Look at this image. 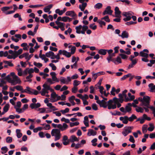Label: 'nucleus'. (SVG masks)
<instances>
[{
    "instance_id": "9d476101",
    "label": "nucleus",
    "mask_w": 155,
    "mask_h": 155,
    "mask_svg": "<svg viewBox=\"0 0 155 155\" xmlns=\"http://www.w3.org/2000/svg\"><path fill=\"white\" fill-rule=\"evenodd\" d=\"M65 15L67 16H70L72 17L77 16V14L73 11H68L65 13Z\"/></svg>"
},
{
    "instance_id": "72a5a7b5",
    "label": "nucleus",
    "mask_w": 155,
    "mask_h": 155,
    "mask_svg": "<svg viewBox=\"0 0 155 155\" xmlns=\"http://www.w3.org/2000/svg\"><path fill=\"white\" fill-rule=\"evenodd\" d=\"M46 93L48 94V91L45 89H42L41 92V95L43 96H45Z\"/></svg>"
},
{
    "instance_id": "423d86ee",
    "label": "nucleus",
    "mask_w": 155,
    "mask_h": 155,
    "mask_svg": "<svg viewBox=\"0 0 155 155\" xmlns=\"http://www.w3.org/2000/svg\"><path fill=\"white\" fill-rule=\"evenodd\" d=\"M96 102L101 107H103L104 108H106L107 107V102L104 101V100H102L101 101H97Z\"/></svg>"
},
{
    "instance_id": "1a4fd4ad",
    "label": "nucleus",
    "mask_w": 155,
    "mask_h": 155,
    "mask_svg": "<svg viewBox=\"0 0 155 155\" xmlns=\"http://www.w3.org/2000/svg\"><path fill=\"white\" fill-rule=\"evenodd\" d=\"M113 12V11L111 9V7L110 6H107L105 8V10L103 13L104 15L106 14H109L111 15Z\"/></svg>"
},
{
    "instance_id": "e2e57ef3",
    "label": "nucleus",
    "mask_w": 155,
    "mask_h": 155,
    "mask_svg": "<svg viewBox=\"0 0 155 155\" xmlns=\"http://www.w3.org/2000/svg\"><path fill=\"white\" fill-rule=\"evenodd\" d=\"M43 87L44 88L43 89H45L49 90L50 88V87L48 85L46 84H44L43 85Z\"/></svg>"
},
{
    "instance_id": "f03ea898",
    "label": "nucleus",
    "mask_w": 155,
    "mask_h": 155,
    "mask_svg": "<svg viewBox=\"0 0 155 155\" xmlns=\"http://www.w3.org/2000/svg\"><path fill=\"white\" fill-rule=\"evenodd\" d=\"M139 100L141 102V103L140 105L142 106H144L148 108H149L150 99V97L148 96H144L142 99L141 97L139 98Z\"/></svg>"
},
{
    "instance_id": "2f4dec72",
    "label": "nucleus",
    "mask_w": 155,
    "mask_h": 155,
    "mask_svg": "<svg viewBox=\"0 0 155 155\" xmlns=\"http://www.w3.org/2000/svg\"><path fill=\"white\" fill-rule=\"evenodd\" d=\"M48 107L39 108L38 109V110L40 111V113H43L45 112H46V109H48Z\"/></svg>"
},
{
    "instance_id": "bf43d9fd",
    "label": "nucleus",
    "mask_w": 155,
    "mask_h": 155,
    "mask_svg": "<svg viewBox=\"0 0 155 155\" xmlns=\"http://www.w3.org/2000/svg\"><path fill=\"white\" fill-rule=\"evenodd\" d=\"M61 82L64 84H67V81H66L65 78L63 77H61L60 80Z\"/></svg>"
},
{
    "instance_id": "f8f14e48",
    "label": "nucleus",
    "mask_w": 155,
    "mask_h": 155,
    "mask_svg": "<svg viewBox=\"0 0 155 155\" xmlns=\"http://www.w3.org/2000/svg\"><path fill=\"white\" fill-rule=\"evenodd\" d=\"M41 106L40 104L39 103H31L30 105V107L32 109L37 108L40 107Z\"/></svg>"
},
{
    "instance_id": "412c9836",
    "label": "nucleus",
    "mask_w": 155,
    "mask_h": 155,
    "mask_svg": "<svg viewBox=\"0 0 155 155\" xmlns=\"http://www.w3.org/2000/svg\"><path fill=\"white\" fill-rule=\"evenodd\" d=\"M98 53L102 55H105L106 54V49H101L99 50Z\"/></svg>"
},
{
    "instance_id": "cd10ccee",
    "label": "nucleus",
    "mask_w": 155,
    "mask_h": 155,
    "mask_svg": "<svg viewBox=\"0 0 155 155\" xmlns=\"http://www.w3.org/2000/svg\"><path fill=\"white\" fill-rule=\"evenodd\" d=\"M97 22L100 24V27L102 28L103 25L105 26L106 25V23L103 21L100 20H99L97 21Z\"/></svg>"
},
{
    "instance_id": "0e129e2a",
    "label": "nucleus",
    "mask_w": 155,
    "mask_h": 155,
    "mask_svg": "<svg viewBox=\"0 0 155 155\" xmlns=\"http://www.w3.org/2000/svg\"><path fill=\"white\" fill-rule=\"evenodd\" d=\"M116 61H117V62L118 63H122L121 59V58L120 57V56H117L116 58Z\"/></svg>"
},
{
    "instance_id": "de8ad7c7",
    "label": "nucleus",
    "mask_w": 155,
    "mask_h": 155,
    "mask_svg": "<svg viewBox=\"0 0 155 155\" xmlns=\"http://www.w3.org/2000/svg\"><path fill=\"white\" fill-rule=\"evenodd\" d=\"M11 61L10 62L9 61H3V62L5 63V64H7L8 65L11 67H12L14 65L13 64L11 63Z\"/></svg>"
},
{
    "instance_id": "c85d7f7f",
    "label": "nucleus",
    "mask_w": 155,
    "mask_h": 155,
    "mask_svg": "<svg viewBox=\"0 0 155 155\" xmlns=\"http://www.w3.org/2000/svg\"><path fill=\"white\" fill-rule=\"evenodd\" d=\"M62 50H60L59 51L58 53L57 54V55H55V58L57 59L58 60H59L60 59V55L62 54Z\"/></svg>"
},
{
    "instance_id": "dca6fc26",
    "label": "nucleus",
    "mask_w": 155,
    "mask_h": 155,
    "mask_svg": "<svg viewBox=\"0 0 155 155\" xmlns=\"http://www.w3.org/2000/svg\"><path fill=\"white\" fill-rule=\"evenodd\" d=\"M31 88L27 86L26 87V89L23 90V89L21 91V93H26L29 94H31L32 93V91H31Z\"/></svg>"
},
{
    "instance_id": "052dcab7",
    "label": "nucleus",
    "mask_w": 155,
    "mask_h": 155,
    "mask_svg": "<svg viewBox=\"0 0 155 155\" xmlns=\"http://www.w3.org/2000/svg\"><path fill=\"white\" fill-rule=\"evenodd\" d=\"M119 56H121V58L123 59H126L128 57V56L127 55L122 54H119Z\"/></svg>"
},
{
    "instance_id": "a18cd8bd",
    "label": "nucleus",
    "mask_w": 155,
    "mask_h": 155,
    "mask_svg": "<svg viewBox=\"0 0 155 155\" xmlns=\"http://www.w3.org/2000/svg\"><path fill=\"white\" fill-rule=\"evenodd\" d=\"M80 81L77 80H74V81L73 85L74 87H76L79 85L80 84Z\"/></svg>"
},
{
    "instance_id": "2eb2a0df",
    "label": "nucleus",
    "mask_w": 155,
    "mask_h": 155,
    "mask_svg": "<svg viewBox=\"0 0 155 155\" xmlns=\"http://www.w3.org/2000/svg\"><path fill=\"white\" fill-rule=\"evenodd\" d=\"M132 106V104L131 103H128L127 105H126L125 107V110L126 111V113L128 112H129L131 110L132 108L131 107Z\"/></svg>"
},
{
    "instance_id": "3c124183",
    "label": "nucleus",
    "mask_w": 155,
    "mask_h": 155,
    "mask_svg": "<svg viewBox=\"0 0 155 155\" xmlns=\"http://www.w3.org/2000/svg\"><path fill=\"white\" fill-rule=\"evenodd\" d=\"M31 91H32V93H31V94H34L35 95H37L39 93V92L37 91L35 89H33L31 88Z\"/></svg>"
},
{
    "instance_id": "f3484780",
    "label": "nucleus",
    "mask_w": 155,
    "mask_h": 155,
    "mask_svg": "<svg viewBox=\"0 0 155 155\" xmlns=\"http://www.w3.org/2000/svg\"><path fill=\"white\" fill-rule=\"evenodd\" d=\"M97 132L94 131L93 129H89L88 130L87 135L88 136H94L97 134Z\"/></svg>"
},
{
    "instance_id": "5fc2aeb1",
    "label": "nucleus",
    "mask_w": 155,
    "mask_h": 155,
    "mask_svg": "<svg viewBox=\"0 0 155 155\" xmlns=\"http://www.w3.org/2000/svg\"><path fill=\"white\" fill-rule=\"evenodd\" d=\"M22 51L23 50L21 48L19 49L18 51H14V52L18 56L21 54L22 53Z\"/></svg>"
},
{
    "instance_id": "4d7b16f0",
    "label": "nucleus",
    "mask_w": 155,
    "mask_h": 155,
    "mask_svg": "<svg viewBox=\"0 0 155 155\" xmlns=\"http://www.w3.org/2000/svg\"><path fill=\"white\" fill-rule=\"evenodd\" d=\"M138 109L136 108V110L137 112L143 113V109L142 107H138Z\"/></svg>"
},
{
    "instance_id": "8fccbe9b",
    "label": "nucleus",
    "mask_w": 155,
    "mask_h": 155,
    "mask_svg": "<svg viewBox=\"0 0 155 155\" xmlns=\"http://www.w3.org/2000/svg\"><path fill=\"white\" fill-rule=\"evenodd\" d=\"M33 64L34 65L36 66L39 68H40L42 66V64L40 63H37L36 62H34Z\"/></svg>"
},
{
    "instance_id": "7c9ffc66",
    "label": "nucleus",
    "mask_w": 155,
    "mask_h": 155,
    "mask_svg": "<svg viewBox=\"0 0 155 155\" xmlns=\"http://www.w3.org/2000/svg\"><path fill=\"white\" fill-rule=\"evenodd\" d=\"M9 107L10 106L9 104H6L3 107V111L5 112H7L9 110Z\"/></svg>"
},
{
    "instance_id": "79ce46f5",
    "label": "nucleus",
    "mask_w": 155,
    "mask_h": 155,
    "mask_svg": "<svg viewBox=\"0 0 155 155\" xmlns=\"http://www.w3.org/2000/svg\"><path fill=\"white\" fill-rule=\"evenodd\" d=\"M76 48L74 46H73L72 47L71 49V52H70L71 54H74L76 51Z\"/></svg>"
},
{
    "instance_id": "b1692460",
    "label": "nucleus",
    "mask_w": 155,
    "mask_h": 155,
    "mask_svg": "<svg viewBox=\"0 0 155 155\" xmlns=\"http://www.w3.org/2000/svg\"><path fill=\"white\" fill-rule=\"evenodd\" d=\"M21 130L20 129H17L16 130L17 137L19 138L21 137L22 136V134L20 132Z\"/></svg>"
},
{
    "instance_id": "603ef678",
    "label": "nucleus",
    "mask_w": 155,
    "mask_h": 155,
    "mask_svg": "<svg viewBox=\"0 0 155 155\" xmlns=\"http://www.w3.org/2000/svg\"><path fill=\"white\" fill-rule=\"evenodd\" d=\"M49 66L51 67L53 71H55L56 70L57 68L56 66L54 64L51 63L49 64Z\"/></svg>"
},
{
    "instance_id": "a211bd4d",
    "label": "nucleus",
    "mask_w": 155,
    "mask_h": 155,
    "mask_svg": "<svg viewBox=\"0 0 155 155\" xmlns=\"http://www.w3.org/2000/svg\"><path fill=\"white\" fill-rule=\"evenodd\" d=\"M148 87L150 89L149 91L150 92H155V85L153 83H150L148 85Z\"/></svg>"
},
{
    "instance_id": "09e8293b",
    "label": "nucleus",
    "mask_w": 155,
    "mask_h": 155,
    "mask_svg": "<svg viewBox=\"0 0 155 155\" xmlns=\"http://www.w3.org/2000/svg\"><path fill=\"white\" fill-rule=\"evenodd\" d=\"M124 119L123 121L122 122L124 124H127L128 123V117L127 116H124Z\"/></svg>"
},
{
    "instance_id": "a19ab883",
    "label": "nucleus",
    "mask_w": 155,
    "mask_h": 155,
    "mask_svg": "<svg viewBox=\"0 0 155 155\" xmlns=\"http://www.w3.org/2000/svg\"><path fill=\"white\" fill-rule=\"evenodd\" d=\"M79 122L78 121L73 123L71 122L70 123V126L71 127H73L74 126H77L79 125Z\"/></svg>"
},
{
    "instance_id": "aec40b11",
    "label": "nucleus",
    "mask_w": 155,
    "mask_h": 155,
    "mask_svg": "<svg viewBox=\"0 0 155 155\" xmlns=\"http://www.w3.org/2000/svg\"><path fill=\"white\" fill-rule=\"evenodd\" d=\"M139 55L140 56L146 58H147L149 56V54L147 53L144 52L142 51L140 52Z\"/></svg>"
},
{
    "instance_id": "9b49d317",
    "label": "nucleus",
    "mask_w": 155,
    "mask_h": 155,
    "mask_svg": "<svg viewBox=\"0 0 155 155\" xmlns=\"http://www.w3.org/2000/svg\"><path fill=\"white\" fill-rule=\"evenodd\" d=\"M5 79H6L8 82L11 83L13 85H15L17 84L15 83L14 80L11 79L10 78V75L9 74L6 76Z\"/></svg>"
},
{
    "instance_id": "338daca9",
    "label": "nucleus",
    "mask_w": 155,
    "mask_h": 155,
    "mask_svg": "<svg viewBox=\"0 0 155 155\" xmlns=\"http://www.w3.org/2000/svg\"><path fill=\"white\" fill-rule=\"evenodd\" d=\"M28 108V105L27 104H25L21 109L23 112Z\"/></svg>"
},
{
    "instance_id": "4c0bfd02",
    "label": "nucleus",
    "mask_w": 155,
    "mask_h": 155,
    "mask_svg": "<svg viewBox=\"0 0 155 155\" xmlns=\"http://www.w3.org/2000/svg\"><path fill=\"white\" fill-rule=\"evenodd\" d=\"M149 125L150 126V127H149L148 128L147 130L149 131H152L153 130L154 128V127L153 126V125L151 124H149Z\"/></svg>"
},
{
    "instance_id": "ea45409f",
    "label": "nucleus",
    "mask_w": 155,
    "mask_h": 155,
    "mask_svg": "<svg viewBox=\"0 0 155 155\" xmlns=\"http://www.w3.org/2000/svg\"><path fill=\"white\" fill-rule=\"evenodd\" d=\"M137 23V21L134 22L132 21H130L129 22H127L125 23V24L127 25H134Z\"/></svg>"
},
{
    "instance_id": "f704fd0d",
    "label": "nucleus",
    "mask_w": 155,
    "mask_h": 155,
    "mask_svg": "<svg viewBox=\"0 0 155 155\" xmlns=\"http://www.w3.org/2000/svg\"><path fill=\"white\" fill-rule=\"evenodd\" d=\"M28 55H29V53H24L19 55V58L20 59H21L24 57H25V58L26 59L27 56Z\"/></svg>"
},
{
    "instance_id": "13d9d810",
    "label": "nucleus",
    "mask_w": 155,
    "mask_h": 155,
    "mask_svg": "<svg viewBox=\"0 0 155 155\" xmlns=\"http://www.w3.org/2000/svg\"><path fill=\"white\" fill-rule=\"evenodd\" d=\"M94 24V23L90 24L89 25V27L90 28L92 29L93 30H95L97 28V26L96 25H95L93 26V25Z\"/></svg>"
},
{
    "instance_id": "7ed1b4c3",
    "label": "nucleus",
    "mask_w": 155,
    "mask_h": 155,
    "mask_svg": "<svg viewBox=\"0 0 155 155\" xmlns=\"http://www.w3.org/2000/svg\"><path fill=\"white\" fill-rule=\"evenodd\" d=\"M122 14L123 16L126 17L124 18L123 20L124 21L126 22L131 20V16L134 15V13L131 11H129L127 12H124Z\"/></svg>"
},
{
    "instance_id": "20e7f679",
    "label": "nucleus",
    "mask_w": 155,
    "mask_h": 155,
    "mask_svg": "<svg viewBox=\"0 0 155 155\" xmlns=\"http://www.w3.org/2000/svg\"><path fill=\"white\" fill-rule=\"evenodd\" d=\"M134 128L133 126H128L124 127L122 134L124 137L127 136L129 133L131 132V130Z\"/></svg>"
},
{
    "instance_id": "4be33fe9",
    "label": "nucleus",
    "mask_w": 155,
    "mask_h": 155,
    "mask_svg": "<svg viewBox=\"0 0 155 155\" xmlns=\"http://www.w3.org/2000/svg\"><path fill=\"white\" fill-rule=\"evenodd\" d=\"M62 18L61 16L58 17V18L56 21H55V23L57 25H58L59 24H61L64 23V22H61L59 21H62Z\"/></svg>"
},
{
    "instance_id": "680f3d73",
    "label": "nucleus",
    "mask_w": 155,
    "mask_h": 155,
    "mask_svg": "<svg viewBox=\"0 0 155 155\" xmlns=\"http://www.w3.org/2000/svg\"><path fill=\"white\" fill-rule=\"evenodd\" d=\"M10 8L9 7H3L1 8V10L3 12H5L10 9Z\"/></svg>"
},
{
    "instance_id": "bb28decb",
    "label": "nucleus",
    "mask_w": 155,
    "mask_h": 155,
    "mask_svg": "<svg viewBox=\"0 0 155 155\" xmlns=\"http://www.w3.org/2000/svg\"><path fill=\"white\" fill-rule=\"evenodd\" d=\"M54 55V53L52 51H49L46 53L45 56L48 58H50L51 56Z\"/></svg>"
},
{
    "instance_id": "393cba45",
    "label": "nucleus",
    "mask_w": 155,
    "mask_h": 155,
    "mask_svg": "<svg viewBox=\"0 0 155 155\" xmlns=\"http://www.w3.org/2000/svg\"><path fill=\"white\" fill-rule=\"evenodd\" d=\"M137 119V116L134 114L131 115V116L129 117H128V120L130 122L133 121L134 120Z\"/></svg>"
},
{
    "instance_id": "c9c22d12",
    "label": "nucleus",
    "mask_w": 155,
    "mask_h": 155,
    "mask_svg": "<svg viewBox=\"0 0 155 155\" xmlns=\"http://www.w3.org/2000/svg\"><path fill=\"white\" fill-rule=\"evenodd\" d=\"M113 101H114V105H115L116 106H117V105L119 103V101L118 100V99L116 97H114L113 100Z\"/></svg>"
},
{
    "instance_id": "4468645a",
    "label": "nucleus",
    "mask_w": 155,
    "mask_h": 155,
    "mask_svg": "<svg viewBox=\"0 0 155 155\" xmlns=\"http://www.w3.org/2000/svg\"><path fill=\"white\" fill-rule=\"evenodd\" d=\"M70 142L73 143L74 141H78L79 140L74 135L71 136L70 138L68 139Z\"/></svg>"
},
{
    "instance_id": "f257e3e1",
    "label": "nucleus",
    "mask_w": 155,
    "mask_h": 155,
    "mask_svg": "<svg viewBox=\"0 0 155 155\" xmlns=\"http://www.w3.org/2000/svg\"><path fill=\"white\" fill-rule=\"evenodd\" d=\"M57 127L59 128L60 129H53L51 133L52 136H55V141H56L60 138L61 136L60 130L63 131V128L62 127L61 124H58L57 125Z\"/></svg>"
},
{
    "instance_id": "e433bc0d",
    "label": "nucleus",
    "mask_w": 155,
    "mask_h": 155,
    "mask_svg": "<svg viewBox=\"0 0 155 155\" xmlns=\"http://www.w3.org/2000/svg\"><path fill=\"white\" fill-rule=\"evenodd\" d=\"M6 141L7 143H11L12 141V138L10 137H8L6 138Z\"/></svg>"
},
{
    "instance_id": "37998d69",
    "label": "nucleus",
    "mask_w": 155,
    "mask_h": 155,
    "mask_svg": "<svg viewBox=\"0 0 155 155\" xmlns=\"http://www.w3.org/2000/svg\"><path fill=\"white\" fill-rule=\"evenodd\" d=\"M55 12L58 14L59 15H61L64 13L62 10H60L59 9H57L55 10Z\"/></svg>"
},
{
    "instance_id": "6e6d98bb",
    "label": "nucleus",
    "mask_w": 155,
    "mask_h": 155,
    "mask_svg": "<svg viewBox=\"0 0 155 155\" xmlns=\"http://www.w3.org/2000/svg\"><path fill=\"white\" fill-rule=\"evenodd\" d=\"M65 24L64 23L61 24H60L59 28H61L62 31H64L65 30L64 26Z\"/></svg>"
},
{
    "instance_id": "c03bdc74",
    "label": "nucleus",
    "mask_w": 155,
    "mask_h": 155,
    "mask_svg": "<svg viewBox=\"0 0 155 155\" xmlns=\"http://www.w3.org/2000/svg\"><path fill=\"white\" fill-rule=\"evenodd\" d=\"M140 121V124H143L144 123V120L142 118V117L138 118L136 120V122Z\"/></svg>"
},
{
    "instance_id": "6e6552de",
    "label": "nucleus",
    "mask_w": 155,
    "mask_h": 155,
    "mask_svg": "<svg viewBox=\"0 0 155 155\" xmlns=\"http://www.w3.org/2000/svg\"><path fill=\"white\" fill-rule=\"evenodd\" d=\"M9 75H10V76H11L13 77V80H14L15 81H15L17 82L16 83H21V81L20 80L18 77L15 75V74L14 72H11Z\"/></svg>"
},
{
    "instance_id": "58836bf2",
    "label": "nucleus",
    "mask_w": 155,
    "mask_h": 155,
    "mask_svg": "<svg viewBox=\"0 0 155 155\" xmlns=\"http://www.w3.org/2000/svg\"><path fill=\"white\" fill-rule=\"evenodd\" d=\"M14 88L16 89L17 90L21 91L23 90L22 87L20 85H17L14 87Z\"/></svg>"
},
{
    "instance_id": "473e14b6",
    "label": "nucleus",
    "mask_w": 155,
    "mask_h": 155,
    "mask_svg": "<svg viewBox=\"0 0 155 155\" xmlns=\"http://www.w3.org/2000/svg\"><path fill=\"white\" fill-rule=\"evenodd\" d=\"M142 118L144 120V123L145 122V120H147L150 121L151 120V118L150 117H147V115L145 114L143 115L142 116Z\"/></svg>"
},
{
    "instance_id": "39448f33",
    "label": "nucleus",
    "mask_w": 155,
    "mask_h": 155,
    "mask_svg": "<svg viewBox=\"0 0 155 155\" xmlns=\"http://www.w3.org/2000/svg\"><path fill=\"white\" fill-rule=\"evenodd\" d=\"M79 2L82 3L81 5H79V8L81 11H84L85 8L87 5V4L86 2H84L85 0H78Z\"/></svg>"
},
{
    "instance_id": "774afa93",
    "label": "nucleus",
    "mask_w": 155,
    "mask_h": 155,
    "mask_svg": "<svg viewBox=\"0 0 155 155\" xmlns=\"http://www.w3.org/2000/svg\"><path fill=\"white\" fill-rule=\"evenodd\" d=\"M115 13H117V14H121V12L119 10L118 7H116L115 8Z\"/></svg>"
},
{
    "instance_id": "5701e85b",
    "label": "nucleus",
    "mask_w": 155,
    "mask_h": 155,
    "mask_svg": "<svg viewBox=\"0 0 155 155\" xmlns=\"http://www.w3.org/2000/svg\"><path fill=\"white\" fill-rule=\"evenodd\" d=\"M1 150L2 151H1V153L3 154L5 153L8 150V148L6 146L2 147Z\"/></svg>"
},
{
    "instance_id": "ddd939ff",
    "label": "nucleus",
    "mask_w": 155,
    "mask_h": 155,
    "mask_svg": "<svg viewBox=\"0 0 155 155\" xmlns=\"http://www.w3.org/2000/svg\"><path fill=\"white\" fill-rule=\"evenodd\" d=\"M119 36L123 38H127L129 37V33L126 31H122L121 35H119Z\"/></svg>"
},
{
    "instance_id": "49530a36",
    "label": "nucleus",
    "mask_w": 155,
    "mask_h": 155,
    "mask_svg": "<svg viewBox=\"0 0 155 155\" xmlns=\"http://www.w3.org/2000/svg\"><path fill=\"white\" fill-rule=\"evenodd\" d=\"M147 125H144L143 126L142 128V131L143 133H146L147 132Z\"/></svg>"
},
{
    "instance_id": "0eeeda50",
    "label": "nucleus",
    "mask_w": 155,
    "mask_h": 155,
    "mask_svg": "<svg viewBox=\"0 0 155 155\" xmlns=\"http://www.w3.org/2000/svg\"><path fill=\"white\" fill-rule=\"evenodd\" d=\"M113 103V101L111 99L109 100L108 101L107 106H108V109L109 110L114 109L116 108L117 106L115 105L112 104Z\"/></svg>"
},
{
    "instance_id": "c756f323",
    "label": "nucleus",
    "mask_w": 155,
    "mask_h": 155,
    "mask_svg": "<svg viewBox=\"0 0 155 155\" xmlns=\"http://www.w3.org/2000/svg\"><path fill=\"white\" fill-rule=\"evenodd\" d=\"M103 6V5L102 3H98L96 4L94 6V7L96 8L100 9Z\"/></svg>"
},
{
    "instance_id": "a878e982",
    "label": "nucleus",
    "mask_w": 155,
    "mask_h": 155,
    "mask_svg": "<svg viewBox=\"0 0 155 155\" xmlns=\"http://www.w3.org/2000/svg\"><path fill=\"white\" fill-rule=\"evenodd\" d=\"M88 29V27L87 25H83L82 28V30L81 31V33L82 34H85L86 31Z\"/></svg>"
},
{
    "instance_id": "6ab92c4d",
    "label": "nucleus",
    "mask_w": 155,
    "mask_h": 155,
    "mask_svg": "<svg viewBox=\"0 0 155 155\" xmlns=\"http://www.w3.org/2000/svg\"><path fill=\"white\" fill-rule=\"evenodd\" d=\"M62 54L68 58H70L71 56V54L69 52H68L64 50H62Z\"/></svg>"
},
{
    "instance_id": "864d4df0",
    "label": "nucleus",
    "mask_w": 155,
    "mask_h": 155,
    "mask_svg": "<svg viewBox=\"0 0 155 155\" xmlns=\"http://www.w3.org/2000/svg\"><path fill=\"white\" fill-rule=\"evenodd\" d=\"M69 109L68 108H66L64 110H61L60 112L62 113L63 114H64L65 113L69 112Z\"/></svg>"
},
{
    "instance_id": "69168bd1",
    "label": "nucleus",
    "mask_w": 155,
    "mask_h": 155,
    "mask_svg": "<svg viewBox=\"0 0 155 155\" xmlns=\"http://www.w3.org/2000/svg\"><path fill=\"white\" fill-rule=\"evenodd\" d=\"M129 140L133 143L135 142V140L134 139V137L132 135L130 136V138L129 139Z\"/></svg>"
}]
</instances>
